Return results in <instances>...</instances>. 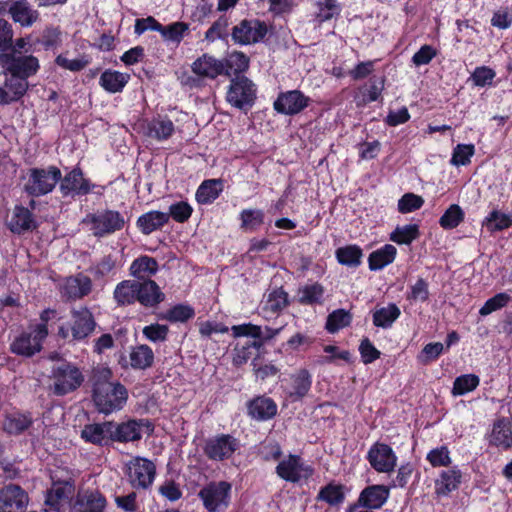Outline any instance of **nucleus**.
<instances>
[{"instance_id": "obj_39", "label": "nucleus", "mask_w": 512, "mask_h": 512, "mask_svg": "<svg viewBox=\"0 0 512 512\" xmlns=\"http://www.w3.org/2000/svg\"><path fill=\"white\" fill-rule=\"evenodd\" d=\"M396 255V247L392 244H385L369 254L368 267L371 271H380L393 263Z\"/></svg>"}, {"instance_id": "obj_61", "label": "nucleus", "mask_w": 512, "mask_h": 512, "mask_svg": "<svg viewBox=\"0 0 512 512\" xmlns=\"http://www.w3.org/2000/svg\"><path fill=\"white\" fill-rule=\"evenodd\" d=\"M410 302H426L429 299V285L424 278H418L417 281L410 286L406 296Z\"/></svg>"}, {"instance_id": "obj_28", "label": "nucleus", "mask_w": 512, "mask_h": 512, "mask_svg": "<svg viewBox=\"0 0 512 512\" xmlns=\"http://www.w3.org/2000/svg\"><path fill=\"white\" fill-rule=\"evenodd\" d=\"M12 20L21 27H31L39 20V12L34 9L27 0H17L10 3L8 8Z\"/></svg>"}, {"instance_id": "obj_1", "label": "nucleus", "mask_w": 512, "mask_h": 512, "mask_svg": "<svg viewBox=\"0 0 512 512\" xmlns=\"http://www.w3.org/2000/svg\"><path fill=\"white\" fill-rule=\"evenodd\" d=\"M112 371L107 367L94 369L92 375V400L96 410L110 415L122 410L128 400V390L119 381H112Z\"/></svg>"}, {"instance_id": "obj_58", "label": "nucleus", "mask_w": 512, "mask_h": 512, "mask_svg": "<svg viewBox=\"0 0 512 512\" xmlns=\"http://www.w3.org/2000/svg\"><path fill=\"white\" fill-rule=\"evenodd\" d=\"M194 315L195 311L190 305L177 304L166 311L164 318L172 323H183L193 318Z\"/></svg>"}, {"instance_id": "obj_6", "label": "nucleus", "mask_w": 512, "mask_h": 512, "mask_svg": "<svg viewBox=\"0 0 512 512\" xmlns=\"http://www.w3.org/2000/svg\"><path fill=\"white\" fill-rule=\"evenodd\" d=\"M48 335L46 324H36L29 331H23L10 344V351L19 356L32 357L42 349Z\"/></svg>"}, {"instance_id": "obj_64", "label": "nucleus", "mask_w": 512, "mask_h": 512, "mask_svg": "<svg viewBox=\"0 0 512 512\" xmlns=\"http://www.w3.org/2000/svg\"><path fill=\"white\" fill-rule=\"evenodd\" d=\"M169 333V328L167 325L159 324V323H153L150 325L145 326L142 329L143 336L154 343L157 342H164L167 340Z\"/></svg>"}, {"instance_id": "obj_30", "label": "nucleus", "mask_w": 512, "mask_h": 512, "mask_svg": "<svg viewBox=\"0 0 512 512\" xmlns=\"http://www.w3.org/2000/svg\"><path fill=\"white\" fill-rule=\"evenodd\" d=\"M462 482V471L455 465L439 473L435 480V493L438 496H448L457 490Z\"/></svg>"}, {"instance_id": "obj_54", "label": "nucleus", "mask_w": 512, "mask_h": 512, "mask_svg": "<svg viewBox=\"0 0 512 512\" xmlns=\"http://www.w3.org/2000/svg\"><path fill=\"white\" fill-rule=\"evenodd\" d=\"M352 317L350 313L344 309H337L330 313L327 317L325 328L330 333H336L350 325Z\"/></svg>"}, {"instance_id": "obj_60", "label": "nucleus", "mask_w": 512, "mask_h": 512, "mask_svg": "<svg viewBox=\"0 0 512 512\" xmlns=\"http://www.w3.org/2000/svg\"><path fill=\"white\" fill-rule=\"evenodd\" d=\"M194 209L187 201L174 202L167 213L177 223H185L192 216Z\"/></svg>"}, {"instance_id": "obj_42", "label": "nucleus", "mask_w": 512, "mask_h": 512, "mask_svg": "<svg viewBox=\"0 0 512 512\" xmlns=\"http://www.w3.org/2000/svg\"><path fill=\"white\" fill-rule=\"evenodd\" d=\"M129 359L133 369L146 370L153 365L154 352L146 344L138 345L131 349Z\"/></svg>"}, {"instance_id": "obj_11", "label": "nucleus", "mask_w": 512, "mask_h": 512, "mask_svg": "<svg viewBox=\"0 0 512 512\" xmlns=\"http://www.w3.org/2000/svg\"><path fill=\"white\" fill-rule=\"evenodd\" d=\"M52 376L54 379V393L60 396L75 391L84 381L81 370L67 362L55 366L52 370Z\"/></svg>"}, {"instance_id": "obj_41", "label": "nucleus", "mask_w": 512, "mask_h": 512, "mask_svg": "<svg viewBox=\"0 0 512 512\" xmlns=\"http://www.w3.org/2000/svg\"><path fill=\"white\" fill-rule=\"evenodd\" d=\"M335 257L340 265L357 268L362 263L363 251L358 245L350 244L337 248Z\"/></svg>"}, {"instance_id": "obj_31", "label": "nucleus", "mask_w": 512, "mask_h": 512, "mask_svg": "<svg viewBox=\"0 0 512 512\" xmlns=\"http://www.w3.org/2000/svg\"><path fill=\"white\" fill-rule=\"evenodd\" d=\"M248 415L257 421H267L277 414V404L272 398L258 396L247 404Z\"/></svg>"}, {"instance_id": "obj_2", "label": "nucleus", "mask_w": 512, "mask_h": 512, "mask_svg": "<svg viewBox=\"0 0 512 512\" xmlns=\"http://www.w3.org/2000/svg\"><path fill=\"white\" fill-rule=\"evenodd\" d=\"M82 223L94 237L100 239L121 231L128 219L121 212L106 208L88 213Z\"/></svg>"}, {"instance_id": "obj_16", "label": "nucleus", "mask_w": 512, "mask_h": 512, "mask_svg": "<svg viewBox=\"0 0 512 512\" xmlns=\"http://www.w3.org/2000/svg\"><path fill=\"white\" fill-rule=\"evenodd\" d=\"M289 295L283 287H277L266 294L260 303V314L269 320L280 315L289 305Z\"/></svg>"}, {"instance_id": "obj_46", "label": "nucleus", "mask_w": 512, "mask_h": 512, "mask_svg": "<svg viewBox=\"0 0 512 512\" xmlns=\"http://www.w3.org/2000/svg\"><path fill=\"white\" fill-rule=\"evenodd\" d=\"M483 226L490 232L508 229L512 226V213H504L498 209H493L483 220Z\"/></svg>"}, {"instance_id": "obj_23", "label": "nucleus", "mask_w": 512, "mask_h": 512, "mask_svg": "<svg viewBox=\"0 0 512 512\" xmlns=\"http://www.w3.org/2000/svg\"><path fill=\"white\" fill-rule=\"evenodd\" d=\"M107 500L98 491L79 492L70 505V512H104Z\"/></svg>"}, {"instance_id": "obj_62", "label": "nucleus", "mask_w": 512, "mask_h": 512, "mask_svg": "<svg viewBox=\"0 0 512 512\" xmlns=\"http://www.w3.org/2000/svg\"><path fill=\"white\" fill-rule=\"evenodd\" d=\"M424 204V199L414 193H405L398 200V211L402 214H407L419 210Z\"/></svg>"}, {"instance_id": "obj_50", "label": "nucleus", "mask_w": 512, "mask_h": 512, "mask_svg": "<svg viewBox=\"0 0 512 512\" xmlns=\"http://www.w3.org/2000/svg\"><path fill=\"white\" fill-rule=\"evenodd\" d=\"M318 12L314 16V22L321 25L340 15L341 7L336 0H321L317 2Z\"/></svg>"}, {"instance_id": "obj_55", "label": "nucleus", "mask_w": 512, "mask_h": 512, "mask_svg": "<svg viewBox=\"0 0 512 512\" xmlns=\"http://www.w3.org/2000/svg\"><path fill=\"white\" fill-rule=\"evenodd\" d=\"M475 154L473 144H457L452 151L450 164L455 167L467 166Z\"/></svg>"}, {"instance_id": "obj_25", "label": "nucleus", "mask_w": 512, "mask_h": 512, "mask_svg": "<svg viewBox=\"0 0 512 512\" xmlns=\"http://www.w3.org/2000/svg\"><path fill=\"white\" fill-rule=\"evenodd\" d=\"M29 88V82L24 78L5 75V81L0 86V105H9L20 101Z\"/></svg>"}, {"instance_id": "obj_35", "label": "nucleus", "mask_w": 512, "mask_h": 512, "mask_svg": "<svg viewBox=\"0 0 512 512\" xmlns=\"http://www.w3.org/2000/svg\"><path fill=\"white\" fill-rule=\"evenodd\" d=\"M224 181L222 179L204 180L196 190L195 199L200 205L212 204L223 192Z\"/></svg>"}, {"instance_id": "obj_21", "label": "nucleus", "mask_w": 512, "mask_h": 512, "mask_svg": "<svg viewBox=\"0 0 512 512\" xmlns=\"http://www.w3.org/2000/svg\"><path fill=\"white\" fill-rule=\"evenodd\" d=\"M92 290V281L88 276L81 273L64 279L60 292L67 300L82 299Z\"/></svg>"}, {"instance_id": "obj_8", "label": "nucleus", "mask_w": 512, "mask_h": 512, "mask_svg": "<svg viewBox=\"0 0 512 512\" xmlns=\"http://www.w3.org/2000/svg\"><path fill=\"white\" fill-rule=\"evenodd\" d=\"M232 486L229 482H210L198 493L208 512H224L230 505Z\"/></svg>"}, {"instance_id": "obj_24", "label": "nucleus", "mask_w": 512, "mask_h": 512, "mask_svg": "<svg viewBox=\"0 0 512 512\" xmlns=\"http://www.w3.org/2000/svg\"><path fill=\"white\" fill-rule=\"evenodd\" d=\"M390 489L385 485H369L364 488L357 499L356 505L367 509H380L388 500Z\"/></svg>"}, {"instance_id": "obj_44", "label": "nucleus", "mask_w": 512, "mask_h": 512, "mask_svg": "<svg viewBox=\"0 0 512 512\" xmlns=\"http://www.w3.org/2000/svg\"><path fill=\"white\" fill-rule=\"evenodd\" d=\"M34 218L31 211L23 206H16L9 224L13 233L21 234L34 227Z\"/></svg>"}, {"instance_id": "obj_13", "label": "nucleus", "mask_w": 512, "mask_h": 512, "mask_svg": "<svg viewBox=\"0 0 512 512\" xmlns=\"http://www.w3.org/2000/svg\"><path fill=\"white\" fill-rule=\"evenodd\" d=\"M366 460L376 472L390 474L397 466L398 457L390 445L376 441L370 446Z\"/></svg>"}, {"instance_id": "obj_53", "label": "nucleus", "mask_w": 512, "mask_h": 512, "mask_svg": "<svg viewBox=\"0 0 512 512\" xmlns=\"http://www.w3.org/2000/svg\"><path fill=\"white\" fill-rule=\"evenodd\" d=\"M229 18L225 15L220 16L206 31L205 39L209 42H214L216 40L228 41L231 33L228 32L229 27Z\"/></svg>"}, {"instance_id": "obj_48", "label": "nucleus", "mask_w": 512, "mask_h": 512, "mask_svg": "<svg viewBox=\"0 0 512 512\" xmlns=\"http://www.w3.org/2000/svg\"><path fill=\"white\" fill-rule=\"evenodd\" d=\"M325 289L318 282L304 285L299 289V303L303 305L321 304L323 302Z\"/></svg>"}, {"instance_id": "obj_9", "label": "nucleus", "mask_w": 512, "mask_h": 512, "mask_svg": "<svg viewBox=\"0 0 512 512\" xmlns=\"http://www.w3.org/2000/svg\"><path fill=\"white\" fill-rule=\"evenodd\" d=\"M0 67L4 75L28 78L35 75L39 68V60L33 55H16L15 53H0Z\"/></svg>"}, {"instance_id": "obj_26", "label": "nucleus", "mask_w": 512, "mask_h": 512, "mask_svg": "<svg viewBox=\"0 0 512 512\" xmlns=\"http://www.w3.org/2000/svg\"><path fill=\"white\" fill-rule=\"evenodd\" d=\"M311 386L312 375L303 368L290 375V384L285 388V392L291 401H300L308 394Z\"/></svg>"}, {"instance_id": "obj_63", "label": "nucleus", "mask_w": 512, "mask_h": 512, "mask_svg": "<svg viewBox=\"0 0 512 512\" xmlns=\"http://www.w3.org/2000/svg\"><path fill=\"white\" fill-rule=\"evenodd\" d=\"M496 76V72L488 66H478L474 69L470 76V80L477 87H485L492 85Z\"/></svg>"}, {"instance_id": "obj_43", "label": "nucleus", "mask_w": 512, "mask_h": 512, "mask_svg": "<svg viewBox=\"0 0 512 512\" xmlns=\"http://www.w3.org/2000/svg\"><path fill=\"white\" fill-rule=\"evenodd\" d=\"M401 311L395 303H389L385 307L376 309L373 312V324L376 327L388 329L400 317Z\"/></svg>"}, {"instance_id": "obj_14", "label": "nucleus", "mask_w": 512, "mask_h": 512, "mask_svg": "<svg viewBox=\"0 0 512 512\" xmlns=\"http://www.w3.org/2000/svg\"><path fill=\"white\" fill-rule=\"evenodd\" d=\"M311 99L301 90L294 89L280 92L273 102V109L285 116H295L304 111L310 104Z\"/></svg>"}, {"instance_id": "obj_33", "label": "nucleus", "mask_w": 512, "mask_h": 512, "mask_svg": "<svg viewBox=\"0 0 512 512\" xmlns=\"http://www.w3.org/2000/svg\"><path fill=\"white\" fill-rule=\"evenodd\" d=\"M489 443L501 449L512 447V420L501 418L494 422Z\"/></svg>"}, {"instance_id": "obj_52", "label": "nucleus", "mask_w": 512, "mask_h": 512, "mask_svg": "<svg viewBox=\"0 0 512 512\" xmlns=\"http://www.w3.org/2000/svg\"><path fill=\"white\" fill-rule=\"evenodd\" d=\"M419 236V227L417 224H406L397 226L391 232L389 239L397 244H411Z\"/></svg>"}, {"instance_id": "obj_10", "label": "nucleus", "mask_w": 512, "mask_h": 512, "mask_svg": "<svg viewBox=\"0 0 512 512\" xmlns=\"http://www.w3.org/2000/svg\"><path fill=\"white\" fill-rule=\"evenodd\" d=\"M268 34V26L259 19H243L232 28V41L241 46L263 42Z\"/></svg>"}, {"instance_id": "obj_18", "label": "nucleus", "mask_w": 512, "mask_h": 512, "mask_svg": "<svg viewBox=\"0 0 512 512\" xmlns=\"http://www.w3.org/2000/svg\"><path fill=\"white\" fill-rule=\"evenodd\" d=\"M74 489V484L70 480L53 482L51 488L46 492L45 504L53 511H63L72 497Z\"/></svg>"}, {"instance_id": "obj_17", "label": "nucleus", "mask_w": 512, "mask_h": 512, "mask_svg": "<svg viewBox=\"0 0 512 512\" xmlns=\"http://www.w3.org/2000/svg\"><path fill=\"white\" fill-rule=\"evenodd\" d=\"M72 316V337L81 341L89 337L96 328V321L93 313L87 307H80L71 311Z\"/></svg>"}, {"instance_id": "obj_40", "label": "nucleus", "mask_w": 512, "mask_h": 512, "mask_svg": "<svg viewBox=\"0 0 512 512\" xmlns=\"http://www.w3.org/2000/svg\"><path fill=\"white\" fill-rule=\"evenodd\" d=\"M316 500L325 502L329 506H339L345 500V486L340 483L330 482L320 488Z\"/></svg>"}, {"instance_id": "obj_49", "label": "nucleus", "mask_w": 512, "mask_h": 512, "mask_svg": "<svg viewBox=\"0 0 512 512\" xmlns=\"http://www.w3.org/2000/svg\"><path fill=\"white\" fill-rule=\"evenodd\" d=\"M480 384L476 374H463L454 379L451 393L454 397L466 395L474 391Z\"/></svg>"}, {"instance_id": "obj_22", "label": "nucleus", "mask_w": 512, "mask_h": 512, "mask_svg": "<svg viewBox=\"0 0 512 512\" xmlns=\"http://www.w3.org/2000/svg\"><path fill=\"white\" fill-rule=\"evenodd\" d=\"M144 426L150 427L147 420L131 419L122 423H115L112 428V440L113 442H133L138 441L142 437V428Z\"/></svg>"}, {"instance_id": "obj_57", "label": "nucleus", "mask_w": 512, "mask_h": 512, "mask_svg": "<svg viewBox=\"0 0 512 512\" xmlns=\"http://www.w3.org/2000/svg\"><path fill=\"white\" fill-rule=\"evenodd\" d=\"M464 219V212L459 205H451L439 219V224L444 229L457 227Z\"/></svg>"}, {"instance_id": "obj_15", "label": "nucleus", "mask_w": 512, "mask_h": 512, "mask_svg": "<svg viewBox=\"0 0 512 512\" xmlns=\"http://www.w3.org/2000/svg\"><path fill=\"white\" fill-rule=\"evenodd\" d=\"M60 192L63 197H76L84 196L91 192L95 187L89 179L85 178L82 170L79 167L73 168L71 171L65 174V176L59 181Z\"/></svg>"}, {"instance_id": "obj_37", "label": "nucleus", "mask_w": 512, "mask_h": 512, "mask_svg": "<svg viewBox=\"0 0 512 512\" xmlns=\"http://www.w3.org/2000/svg\"><path fill=\"white\" fill-rule=\"evenodd\" d=\"M130 80V75L117 70L106 69L99 78V85L108 93L122 92Z\"/></svg>"}, {"instance_id": "obj_4", "label": "nucleus", "mask_w": 512, "mask_h": 512, "mask_svg": "<svg viewBox=\"0 0 512 512\" xmlns=\"http://www.w3.org/2000/svg\"><path fill=\"white\" fill-rule=\"evenodd\" d=\"M256 85L244 75H237L230 80L226 94L227 102L234 108L248 111L255 104Z\"/></svg>"}, {"instance_id": "obj_36", "label": "nucleus", "mask_w": 512, "mask_h": 512, "mask_svg": "<svg viewBox=\"0 0 512 512\" xmlns=\"http://www.w3.org/2000/svg\"><path fill=\"white\" fill-rule=\"evenodd\" d=\"M159 269L158 262L155 258L148 255H142L134 259L130 265V275L135 280H151L150 277L155 275Z\"/></svg>"}, {"instance_id": "obj_29", "label": "nucleus", "mask_w": 512, "mask_h": 512, "mask_svg": "<svg viewBox=\"0 0 512 512\" xmlns=\"http://www.w3.org/2000/svg\"><path fill=\"white\" fill-rule=\"evenodd\" d=\"M192 72L200 78L215 79L224 74L223 61L215 57L203 54L191 65Z\"/></svg>"}, {"instance_id": "obj_5", "label": "nucleus", "mask_w": 512, "mask_h": 512, "mask_svg": "<svg viewBox=\"0 0 512 512\" xmlns=\"http://www.w3.org/2000/svg\"><path fill=\"white\" fill-rule=\"evenodd\" d=\"M124 474L128 483L136 490L148 489L152 486L156 477L155 464L141 456L132 457L126 462Z\"/></svg>"}, {"instance_id": "obj_7", "label": "nucleus", "mask_w": 512, "mask_h": 512, "mask_svg": "<svg viewBox=\"0 0 512 512\" xmlns=\"http://www.w3.org/2000/svg\"><path fill=\"white\" fill-rule=\"evenodd\" d=\"M277 476L289 483L299 484L308 481L314 474V468L297 454L283 457L275 468Z\"/></svg>"}, {"instance_id": "obj_12", "label": "nucleus", "mask_w": 512, "mask_h": 512, "mask_svg": "<svg viewBox=\"0 0 512 512\" xmlns=\"http://www.w3.org/2000/svg\"><path fill=\"white\" fill-rule=\"evenodd\" d=\"M241 447L239 439L231 434H218L205 441L203 452L212 460L221 462L233 457Z\"/></svg>"}, {"instance_id": "obj_47", "label": "nucleus", "mask_w": 512, "mask_h": 512, "mask_svg": "<svg viewBox=\"0 0 512 512\" xmlns=\"http://www.w3.org/2000/svg\"><path fill=\"white\" fill-rule=\"evenodd\" d=\"M225 75H239L249 67V58L243 52H232L223 61Z\"/></svg>"}, {"instance_id": "obj_32", "label": "nucleus", "mask_w": 512, "mask_h": 512, "mask_svg": "<svg viewBox=\"0 0 512 512\" xmlns=\"http://www.w3.org/2000/svg\"><path fill=\"white\" fill-rule=\"evenodd\" d=\"M170 221V215L159 210H150L140 215L136 220V227L143 235H150L161 230Z\"/></svg>"}, {"instance_id": "obj_45", "label": "nucleus", "mask_w": 512, "mask_h": 512, "mask_svg": "<svg viewBox=\"0 0 512 512\" xmlns=\"http://www.w3.org/2000/svg\"><path fill=\"white\" fill-rule=\"evenodd\" d=\"M264 212L260 209H243L239 213L240 228L245 232L257 231L264 223Z\"/></svg>"}, {"instance_id": "obj_19", "label": "nucleus", "mask_w": 512, "mask_h": 512, "mask_svg": "<svg viewBox=\"0 0 512 512\" xmlns=\"http://www.w3.org/2000/svg\"><path fill=\"white\" fill-rule=\"evenodd\" d=\"M27 504L28 495L20 486L9 484L0 490V512H20Z\"/></svg>"}, {"instance_id": "obj_59", "label": "nucleus", "mask_w": 512, "mask_h": 512, "mask_svg": "<svg viewBox=\"0 0 512 512\" xmlns=\"http://www.w3.org/2000/svg\"><path fill=\"white\" fill-rule=\"evenodd\" d=\"M262 341H248L243 345L237 344L233 354V364L241 366L245 364L252 355V349H260L262 347Z\"/></svg>"}, {"instance_id": "obj_38", "label": "nucleus", "mask_w": 512, "mask_h": 512, "mask_svg": "<svg viewBox=\"0 0 512 512\" xmlns=\"http://www.w3.org/2000/svg\"><path fill=\"white\" fill-rule=\"evenodd\" d=\"M174 131V123L167 116L158 115L147 123V136L158 141L169 139Z\"/></svg>"}, {"instance_id": "obj_27", "label": "nucleus", "mask_w": 512, "mask_h": 512, "mask_svg": "<svg viewBox=\"0 0 512 512\" xmlns=\"http://www.w3.org/2000/svg\"><path fill=\"white\" fill-rule=\"evenodd\" d=\"M138 303L145 308H156L165 300V294L154 280H138Z\"/></svg>"}, {"instance_id": "obj_3", "label": "nucleus", "mask_w": 512, "mask_h": 512, "mask_svg": "<svg viewBox=\"0 0 512 512\" xmlns=\"http://www.w3.org/2000/svg\"><path fill=\"white\" fill-rule=\"evenodd\" d=\"M61 170L56 166L31 168L28 170L24 191L32 197H41L51 193L61 180Z\"/></svg>"}, {"instance_id": "obj_20", "label": "nucleus", "mask_w": 512, "mask_h": 512, "mask_svg": "<svg viewBox=\"0 0 512 512\" xmlns=\"http://www.w3.org/2000/svg\"><path fill=\"white\" fill-rule=\"evenodd\" d=\"M113 421L86 424L81 430V438L86 442L97 446H108L112 440Z\"/></svg>"}, {"instance_id": "obj_34", "label": "nucleus", "mask_w": 512, "mask_h": 512, "mask_svg": "<svg viewBox=\"0 0 512 512\" xmlns=\"http://www.w3.org/2000/svg\"><path fill=\"white\" fill-rule=\"evenodd\" d=\"M137 289L138 280H123L116 285L113 291V299L121 307L138 303Z\"/></svg>"}, {"instance_id": "obj_51", "label": "nucleus", "mask_w": 512, "mask_h": 512, "mask_svg": "<svg viewBox=\"0 0 512 512\" xmlns=\"http://www.w3.org/2000/svg\"><path fill=\"white\" fill-rule=\"evenodd\" d=\"M32 424V419L29 415L21 413L9 414L4 423L3 428L9 434H20Z\"/></svg>"}, {"instance_id": "obj_56", "label": "nucleus", "mask_w": 512, "mask_h": 512, "mask_svg": "<svg viewBox=\"0 0 512 512\" xmlns=\"http://www.w3.org/2000/svg\"><path fill=\"white\" fill-rule=\"evenodd\" d=\"M426 460L434 468L449 467L452 462L450 450L446 445L431 449L426 455Z\"/></svg>"}]
</instances>
